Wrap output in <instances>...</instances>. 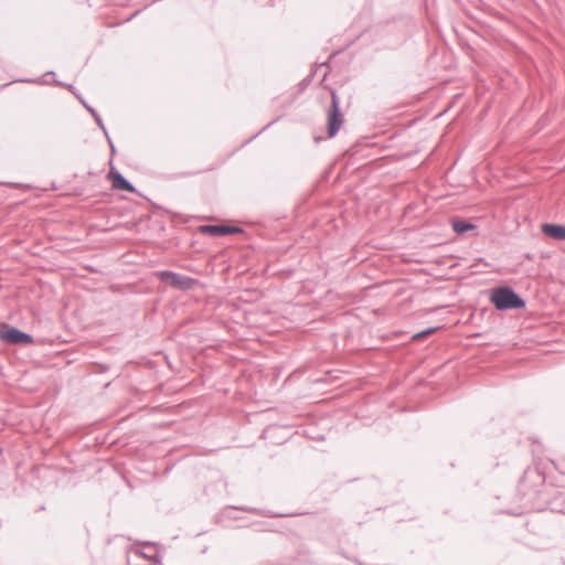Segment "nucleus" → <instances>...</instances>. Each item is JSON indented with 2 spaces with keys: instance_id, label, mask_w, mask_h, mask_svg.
Segmentation results:
<instances>
[{
  "instance_id": "nucleus-3",
  "label": "nucleus",
  "mask_w": 565,
  "mask_h": 565,
  "mask_svg": "<svg viewBox=\"0 0 565 565\" xmlns=\"http://www.w3.org/2000/svg\"><path fill=\"white\" fill-rule=\"evenodd\" d=\"M156 275L161 281L181 291L191 290L198 284L195 278L172 270H160Z\"/></svg>"
},
{
  "instance_id": "nucleus-13",
  "label": "nucleus",
  "mask_w": 565,
  "mask_h": 565,
  "mask_svg": "<svg viewBox=\"0 0 565 565\" xmlns=\"http://www.w3.org/2000/svg\"><path fill=\"white\" fill-rule=\"evenodd\" d=\"M278 120V118L271 120L270 122H268L265 127H263L257 134H255L254 136H252L250 138H248L246 141L243 142L242 147L248 145L252 140H254L255 138H257L260 134H263L267 128H269L271 125H274L276 121Z\"/></svg>"
},
{
  "instance_id": "nucleus-12",
  "label": "nucleus",
  "mask_w": 565,
  "mask_h": 565,
  "mask_svg": "<svg viewBox=\"0 0 565 565\" xmlns=\"http://www.w3.org/2000/svg\"><path fill=\"white\" fill-rule=\"evenodd\" d=\"M54 75H55V73L53 71H49L42 77H39V78H21V79H17V82L47 84L49 82L43 79V77H45V76H54Z\"/></svg>"
},
{
  "instance_id": "nucleus-1",
  "label": "nucleus",
  "mask_w": 565,
  "mask_h": 565,
  "mask_svg": "<svg viewBox=\"0 0 565 565\" xmlns=\"http://www.w3.org/2000/svg\"><path fill=\"white\" fill-rule=\"evenodd\" d=\"M489 301L499 311L519 310L526 306L525 300L510 286L490 289Z\"/></svg>"
},
{
  "instance_id": "nucleus-8",
  "label": "nucleus",
  "mask_w": 565,
  "mask_h": 565,
  "mask_svg": "<svg viewBox=\"0 0 565 565\" xmlns=\"http://www.w3.org/2000/svg\"><path fill=\"white\" fill-rule=\"evenodd\" d=\"M451 227H452V231L457 235H463V234H466L469 231H476L477 230V225L476 224H473L471 222H468V221H465V220H461V218H454V220H451Z\"/></svg>"
},
{
  "instance_id": "nucleus-4",
  "label": "nucleus",
  "mask_w": 565,
  "mask_h": 565,
  "mask_svg": "<svg viewBox=\"0 0 565 565\" xmlns=\"http://www.w3.org/2000/svg\"><path fill=\"white\" fill-rule=\"evenodd\" d=\"M0 340L7 344L31 345L34 343L32 334L8 323L0 327Z\"/></svg>"
},
{
  "instance_id": "nucleus-16",
  "label": "nucleus",
  "mask_w": 565,
  "mask_h": 565,
  "mask_svg": "<svg viewBox=\"0 0 565 565\" xmlns=\"http://www.w3.org/2000/svg\"><path fill=\"white\" fill-rule=\"evenodd\" d=\"M266 516H270V518H285L287 516L288 514H285V513H273L270 511H267L265 513Z\"/></svg>"
},
{
  "instance_id": "nucleus-18",
  "label": "nucleus",
  "mask_w": 565,
  "mask_h": 565,
  "mask_svg": "<svg viewBox=\"0 0 565 565\" xmlns=\"http://www.w3.org/2000/svg\"><path fill=\"white\" fill-rule=\"evenodd\" d=\"M239 510L247 511V512H259V510L254 508H239Z\"/></svg>"
},
{
  "instance_id": "nucleus-15",
  "label": "nucleus",
  "mask_w": 565,
  "mask_h": 565,
  "mask_svg": "<svg viewBox=\"0 0 565 565\" xmlns=\"http://www.w3.org/2000/svg\"><path fill=\"white\" fill-rule=\"evenodd\" d=\"M137 545L146 548V547H154V548H158L159 547V544L156 543V542H151V541H137L136 542Z\"/></svg>"
},
{
  "instance_id": "nucleus-7",
  "label": "nucleus",
  "mask_w": 565,
  "mask_h": 565,
  "mask_svg": "<svg viewBox=\"0 0 565 565\" xmlns=\"http://www.w3.org/2000/svg\"><path fill=\"white\" fill-rule=\"evenodd\" d=\"M541 231L544 235L551 238L565 241V225L555 223H543L541 225Z\"/></svg>"
},
{
  "instance_id": "nucleus-5",
  "label": "nucleus",
  "mask_w": 565,
  "mask_h": 565,
  "mask_svg": "<svg viewBox=\"0 0 565 565\" xmlns=\"http://www.w3.org/2000/svg\"><path fill=\"white\" fill-rule=\"evenodd\" d=\"M108 179L111 182V186L118 191H126L129 193H137L136 186L127 180L114 166L113 160L109 161Z\"/></svg>"
},
{
  "instance_id": "nucleus-19",
  "label": "nucleus",
  "mask_w": 565,
  "mask_h": 565,
  "mask_svg": "<svg viewBox=\"0 0 565 565\" xmlns=\"http://www.w3.org/2000/svg\"><path fill=\"white\" fill-rule=\"evenodd\" d=\"M138 13H139V11H135V13H134L130 18H128V19H127V21L131 20V19H132L134 17H136Z\"/></svg>"
},
{
  "instance_id": "nucleus-6",
  "label": "nucleus",
  "mask_w": 565,
  "mask_h": 565,
  "mask_svg": "<svg viewBox=\"0 0 565 565\" xmlns=\"http://www.w3.org/2000/svg\"><path fill=\"white\" fill-rule=\"evenodd\" d=\"M200 231L204 234H210L212 236H225L230 234H242L244 230L236 225L230 224H209L202 225Z\"/></svg>"
},
{
  "instance_id": "nucleus-17",
  "label": "nucleus",
  "mask_w": 565,
  "mask_h": 565,
  "mask_svg": "<svg viewBox=\"0 0 565 565\" xmlns=\"http://www.w3.org/2000/svg\"><path fill=\"white\" fill-rule=\"evenodd\" d=\"M107 141H108V145H109V148H110V151L111 153L114 154L116 152V148H115V145L113 142V140L110 139L109 135L107 134V136H105Z\"/></svg>"
},
{
  "instance_id": "nucleus-11",
  "label": "nucleus",
  "mask_w": 565,
  "mask_h": 565,
  "mask_svg": "<svg viewBox=\"0 0 565 565\" xmlns=\"http://www.w3.org/2000/svg\"><path fill=\"white\" fill-rule=\"evenodd\" d=\"M440 327H429V328H426L419 332H416L415 334H413L412 337V340L413 341H419V340H423L425 339L426 337L435 333L437 330H439Z\"/></svg>"
},
{
  "instance_id": "nucleus-9",
  "label": "nucleus",
  "mask_w": 565,
  "mask_h": 565,
  "mask_svg": "<svg viewBox=\"0 0 565 565\" xmlns=\"http://www.w3.org/2000/svg\"><path fill=\"white\" fill-rule=\"evenodd\" d=\"M77 98L82 103V105L90 113V116H93L95 122L103 130L104 135L107 136V129L99 114L95 110V108L88 105L84 98H82L81 96H77Z\"/></svg>"
},
{
  "instance_id": "nucleus-2",
  "label": "nucleus",
  "mask_w": 565,
  "mask_h": 565,
  "mask_svg": "<svg viewBox=\"0 0 565 565\" xmlns=\"http://www.w3.org/2000/svg\"><path fill=\"white\" fill-rule=\"evenodd\" d=\"M343 124V115L340 110V97L335 90L331 92V104L327 111V132L330 138L338 135Z\"/></svg>"
},
{
  "instance_id": "nucleus-14",
  "label": "nucleus",
  "mask_w": 565,
  "mask_h": 565,
  "mask_svg": "<svg viewBox=\"0 0 565 565\" xmlns=\"http://www.w3.org/2000/svg\"><path fill=\"white\" fill-rule=\"evenodd\" d=\"M52 83L56 86H63V87H66L70 92H72L76 97L78 96L76 93H75V86L72 85V84H66L64 82H61V81H57L55 78H53Z\"/></svg>"
},
{
  "instance_id": "nucleus-10",
  "label": "nucleus",
  "mask_w": 565,
  "mask_h": 565,
  "mask_svg": "<svg viewBox=\"0 0 565 565\" xmlns=\"http://www.w3.org/2000/svg\"><path fill=\"white\" fill-rule=\"evenodd\" d=\"M135 553L145 559L151 561L153 564L160 565L162 563V558L158 552L150 554L139 548L136 550Z\"/></svg>"
}]
</instances>
